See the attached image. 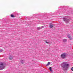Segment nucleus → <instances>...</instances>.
<instances>
[{"label":"nucleus","mask_w":73,"mask_h":73,"mask_svg":"<svg viewBox=\"0 0 73 73\" xmlns=\"http://www.w3.org/2000/svg\"><path fill=\"white\" fill-rule=\"evenodd\" d=\"M5 68V66L4 65V64H3L2 62L0 63V70L1 69H4Z\"/></svg>","instance_id":"f03ea898"},{"label":"nucleus","mask_w":73,"mask_h":73,"mask_svg":"<svg viewBox=\"0 0 73 73\" xmlns=\"http://www.w3.org/2000/svg\"><path fill=\"white\" fill-rule=\"evenodd\" d=\"M46 43H47V44H49V42L46 41Z\"/></svg>","instance_id":"a211bd4d"},{"label":"nucleus","mask_w":73,"mask_h":73,"mask_svg":"<svg viewBox=\"0 0 73 73\" xmlns=\"http://www.w3.org/2000/svg\"><path fill=\"white\" fill-rule=\"evenodd\" d=\"M11 17H15V16H14V15H11Z\"/></svg>","instance_id":"4468645a"},{"label":"nucleus","mask_w":73,"mask_h":73,"mask_svg":"<svg viewBox=\"0 0 73 73\" xmlns=\"http://www.w3.org/2000/svg\"><path fill=\"white\" fill-rule=\"evenodd\" d=\"M50 62H48V64H47L46 65V66H48V65H50Z\"/></svg>","instance_id":"9d476101"},{"label":"nucleus","mask_w":73,"mask_h":73,"mask_svg":"<svg viewBox=\"0 0 73 73\" xmlns=\"http://www.w3.org/2000/svg\"><path fill=\"white\" fill-rule=\"evenodd\" d=\"M25 62H24V60H21V63L22 64H24V63Z\"/></svg>","instance_id":"f8f14e48"},{"label":"nucleus","mask_w":73,"mask_h":73,"mask_svg":"<svg viewBox=\"0 0 73 73\" xmlns=\"http://www.w3.org/2000/svg\"><path fill=\"white\" fill-rule=\"evenodd\" d=\"M52 67H50L49 68L50 70H52Z\"/></svg>","instance_id":"2eb2a0df"},{"label":"nucleus","mask_w":73,"mask_h":73,"mask_svg":"<svg viewBox=\"0 0 73 73\" xmlns=\"http://www.w3.org/2000/svg\"><path fill=\"white\" fill-rule=\"evenodd\" d=\"M9 59L10 60H12V58H13V57L12 56H9Z\"/></svg>","instance_id":"6e6552de"},{"label":"nucleus","mask_w":73,"mask_h":73,"mask_svg":"<svg viewBox=\"0 0 73 73\" xmlns=\"http://www.w3.org/2000/svg\"><path fill=\"white\" fill-rule=\"evenodd\" d=\"M67 41V40L66 39H64L63 40V42H66Z\"/></svg>","instance_id":"9b49d317"},{"label":"nucleus","mask_w":73,"mask_h":73,"mask_svg":"<svg viewBox=\"0 0 73 73\" xmlns=\"http://www.w3.org/2000/svg\"><path fill=\"white\" fill-rule=\"evenodd\" d=\"M50 70L51 72H53V71H52V70Z\"/></svg>","instance_id":"f3484780"},{"label":"nucleus","mask_w":73,"mask_h":73,"mask_svg":"<svg viewBox=\"0 0 73 73\" xmlns=\"http://www.w3.org/2000/svg\"><path fill=\"white\" fill-rule=\"evenodd\" d=\"M71 70H72V71H73V67H72L71 68Z\"/></svg>","instance_id":"dca6fc26"},{"label":"nucleus","mask_w":73,"mask_h":73,"mask_svg":"<svg viewBox=\"0 0 73 73\" xmlns=\"http://www.w3.org/2000/svg\"><path fill=\"white\" fill-rule=\"evenodd\" d=\"M66 57V54L65 53H63L61 54V57L62 59H65Z\"/></svg>","instance_id":"7ed1b4c3"},{"label":"nucleus","mask_w":73,"mask_h":73,"mask_svg":"<svg viewBox=\"0 0 73 73\" xmlns=\"http://www.w3.org/2000/svg\"><path fill=\"white\" fill-rule=\"evenodd\" d=\"M50 28H53V24H50Z\"/></svg>","instance_id":"423d86ee"},{"label":"nucleus","mask_w":73,"mask_h":73,"mask_svg":"<svg viewBox=\"0 0 73 73\" xmlns=\"http://www.w3.org/2000/svg\"><path fill=\"white\" fill-rule=\"evenodd\" d=\"M67 36L70 40H72V38H71V36H70V35H68Z\"/></svg>","instance_id":"0eeeda50"},{"label":"nucleus","mask_w":73,"mask_h":73,"mask_svg":"<svg viewBox=\"0 0 73 73\" xmlns=\"http://www.w3.org/2000/svg\"><path fill=\"white\" fill-rule=\"evenodd\" d=\"M0 52H3V50L2 49H0Z\"/></svg>","instance_id":"ddd939ff"},{"label":"nucleus","mask_w":73,"mask_h":73,"mask_svg":"<svg viewBox=\"0 0 73 73\" xmlns=\"http://www.w3.org/2000/svg\"><path fill=\"white\" fill-rule=\"evenodd\" d=\"M44 26H41V27H39L37 28V30H39V29H42V28H44Z\"/></svg>","instance_id":"39448f33"},{"label":"nucleus","mask_w":73,"mask_h":73,"mask_svg":"<svg viewBox=\"0 0 73 73\" xmlns=\"http://www.w3.org/2000/svg\"><path fill=\"white\" fill-rule=\"evenodd\" d=\"M69 68V64L67 62H64L62 64V70H66Z\"/></svg>","instance_id":"f257e3e1"},{"label":"nucleus","mask_w":73,"mask_h":73,"mask_svg":"<svg viewBox=\"0 0 73 73\" xmlns=\"http://www.w3.org/2000/svg\"><path fill=\"white\" fill-rule=\"evenodd\" d=\"M50 62H48V64H47L46 65V66H48V65H50Z\"/></svg>","instance_id":"1a4fd4ad"},{"label":"nucleus","mask_w":73,"mask_h":73,"mask_svg":"<svg viewBox=\"0 0 73 73\" xmlns=\"http://www.w3.org/2000/svg\"><path fill=\"white\" fill-rule=\"evenodd\" d=\"M64 21L66 23H68L69 21L68 19H67L66 18L64 17L63 19Z\"/></svg>","instance_id":"20e7f679"}]
</instances>
